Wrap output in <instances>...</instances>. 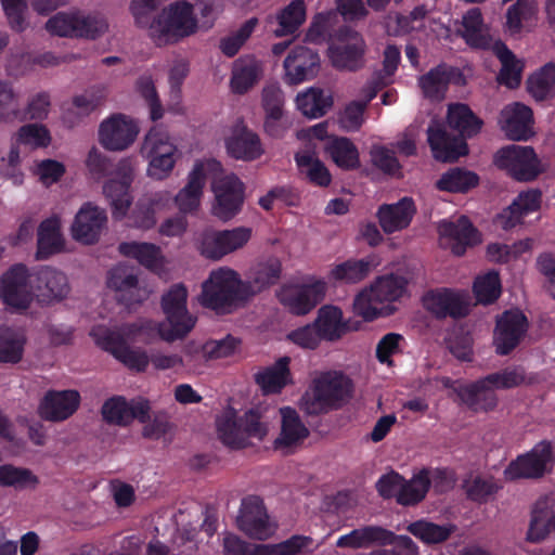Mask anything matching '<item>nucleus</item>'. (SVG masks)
Listing matches in <instances>:
<instances>
[{
  "instance_id": "1",
  "label": "nucleus",
  "mask_w": 555,
  "mask_h": 555,
  "mask_svg": "<svg viewBox=\"0 0 555 555\" xmlns=\"http://www.w3.org/2000/svg\"><path fill=\"white\" fill-rule=\"evenodd\" d=\"M448 127L455 133L448 132L446 125L433 120L427 129V141L436 159L453 162L468 152L465 140L477 134L482 120L462 103L449 105Z\"/></svg>"
},
{
  "instance_id": "2",
  "label": "nucleus",
  "mask_w": 555,
  "mask_h": 555,
  "mask_svg": "<svg viewBox=\"0 0 555 555\" xmlns=\"http://www.w3.org/2000/svg\"><path fill=\"white\" fill-rule=\"evenodd\" d=\"M353 384L341 372L321 373L302 395L299 409L307 415H320L341 408L352 395Z\"/></svg>"
},
{
  "instance_id": "3",
  "label": "nucleus",
  "mask_w": 555,
  "mask_h": 555,
  "mask_svg": "<svg viewBox=\"0 0 555 555\" xmlns=\"http://www.w3.org/2000/svg\"><path fill=\"white\" fill-rule=\"evenodd\" d=\"M525 383L526 373L524 369L506 367L461 387L457 395L469 410L476 413L489 412L498 406L496 389H511Z\"/></svg>"
},
{
  "instance_id": "4",
  "label": "nucleus",
  "mask_w": 555,
  "mask_h": 555,
  "mask_svg": "<svg viewBox=\"0 0 555 555\" xmlns=\"http://www.w3.org/2000/svg\"><path fill=\"white\" fill-rule=\"evenodd\" d=\"M248 298L243 287V281L231 269L212 271L202 285L198 297L199 304L214 310L217 314H228L234 311Z\"/></svg>"
},
{
  "instance_id": "5",
  "label": "nucleus",
  "mask_w": 555,
  "mask_h": 555,
  "mask_svg": "<svg viewBox=\"0 0 555 555\" xmlns=\"http://www.w3.org/2000/svg\"><path fill=\"white\" fill-rule=\"evenodd\" d=\"M406 281L398 275H385L378 278L370 288L363 289L353 301L354 312L366 321L379 315L388 314L386 302L399 299L405 288Z\"/></svg>"
},
{
  "instance_id": "6",
  "label": "nucleus",
  "mask_w": 555,
  "mask_h": 555,
  "mask_svg": "<svg viewBox=\"0 0 555 555\" xmlns=\"http://www.w3.org/2000/svg\"><path fill=\"white\" fill-rule=\"evenodd\" d=\"M188 291L183 284L172 285L162 296V309L166 323H158V335L166 341L186 336L195 325L196 319L186 309Z\"/></svg>"
},
{
  "instance_id": "7",
  "label": "nucleus",
  "mask_w": 555,
  "mask_h": 555,
  "mask_svg": "<svg viewBox=\"0 0 555 555\" xmlns=\"http://www.w3.org/2000/svg\"><path fill=\"white\" fill-rule=\"evenodd\" d=\"M46 28L59 37L95 40L108 31V22L100 13L60 12L47 21Z\"/></svg>"
},
{
  "instance_id": "8",
  "label": "nucleus",
  "mask_w": 555,
  "mask_h": 555,
  "mask_svg": "<svg viewBox=\"0 0 555 555\" xmlns=\"http://www.w3.org/2000/svg\"><path fill=\"white\" fill-rule=\"evenodd\" d=\"M217 431L220 440L232 449H243L249 446V439L262 440L268 434L267 425L260 415L250 410L236 418L233 412H225L217 420Z\"/></svg>"
},
{
  "instance_id": "9",
  "label": "nucleus",
  "mask_w": 555,
  "mask_h": 555,
  "mask_svg": "<svg viewBox=\"0 0 555 555\" xmlns=\"http://www.w3.org/2000/svg\"><path fill=\"white\" fill-rule=\"evenodd\" d=\"M196 30L197 20L193 13V5L185 1H176L157 16L152 27V38L160 44L191 36Z\"/></svg>"
},
{
  "instance_id": "10",
  "label": "nucleus",
  "mask_w": 555,
  "mask_h": 555,
  "mask_svg": "<svg viewBox=\"0 0 555 555\" xmlns=\"http://www.w3.org/2000/svg\"><path fill=\"white\" fill-rule=\"evenodd\" d=\"M176 151L168 132L162 127H153L141 146L142 156L149 160V176L156 180L167 178L176 164Z\"/></svg>"
},
{
  "instance_id": "11",
  "label": "nucleus",
  "mask_w": 555,
  "mask_h": 555,
  "mask_svg": "<svg viewBox=\"0 0 555 555\" xmlns=\"http://www.w3.org/2000/svg\"><path fill=\"white\" fill-rule=\"evenodd\" d=\"M221 171L222 169L211 173V190L215 195L211 214L221 221H229L242 210L244 184L235 175L221 176Z\"/></svg>"
},
{
  "instance_id": "12",
  "label": "nucleus",
  "mask_w": 555,
  "mask_h": 555,
  "mask_svg": "<svg viewBox=\"0 0 555 555\" xmlns=\"http://www.w3.org/2000/svg\"><path fill=\"white\" fill-rule=\"evenodd\" d=\"M494 164L518 181H531L542 171V165L531 146L508 145L499 150Z\"/></svg>"
},
{
  "instance_id": "13",
  "label": "nucleus",
  "mask_w": 555,
  "mask_h": 555,
  "mask_svg": "<svg viewBox=\"0 0 555 555\" xmlns=\"http://www.w3.org/2000/svg\"><path fill=\"white\" fill-rule=\"evenodd\" d=\"M339 44L328 49L332 65L339 70L357 72L364 66L365 41L362 36L349 26L337 31Z\"/></svg>"
},
{
  "instance_id": "14",
  "label": "nucleus",
  "mask_w": 555,
  "mask_h": 555,
  "mask_svg": "<svg viewBox=\"0 0 555 555\" xmlns=\"http://www.w3.org/2000/svg\"><path fill=\"white\" fill-rule=\"evenodd\" d=\"M0 298L15 309L26 310L33 301V286L28 269L23 263H15L0 278Z\"/></svg>"
},
{
  "instance_id": "15",
  "label": "nucleus",
  "mask_w": 555,
  "mask_h": 555,
  "mask_svg": "<svg viewBox=\"0 0 555 555\" xmlns=\"http://www.w3.org/2000/svg\"><path fill=\"white\" fill-rule=\"evenodd\" d=\"M236 525L253 539L267 540L273 535L276 525L270 519L263 501L257 495L242 500Z\"/></svg>"
},
{
  "instance_id": "16",
  "label": "nucleus",
  "mask_w": 555,
  "mask_h": 555,
  "mask_svg": "<svg viewBox=\"0 0 555 555\" xmlns=\"http://www.w3.org/2000/svg\"><path fill=\"white\" fill-rule=\"evenodd\" d=\"M139 127L135 121L124 114H113L99 126V143L107 151L127 150L137 139Z\"/></svg>"
},
{
  "instance_id": "17",
  "label": "nucleus",
  "mask_w": 555,
  "mask_h": 555,
  "mask_svg": "<svg viewBox=\"0 0 555 555\" xmlns=\"http://www.w3.org/2000/svg\"><path fill=\"white\" fill-rule=\"evenodd\" d=\"M250 236L251 230L245 227L224 231H205L201 235L198 249L204 257L218 260L242 248Z\"/></svg>"
},
{
  "instance_id": "18",
  "label": "nucleus",
  "mask_w": 555,
  "mask_h": 555,
  "mask_svg": "<svg viewBox=\"0 0 555 555\" xmlns=\"http://www.w3.org/2000/svg\"><path fill=\"white\" fill-rule=\"evenodd\" d=\"M551 462L552 446L547 441H542L531 451L512 461L504 469V477L507 480L538 479L544 476Z\"/></svg>"
},
{
  "instance_id": "19",
  "label": "nucleus",
  "mask_w": 555,
  "mask_h": 555,
  "mask_svg": "<svg viewBox=\"0 0 555 555\" xmlns=\"http://www.w3.org/2000/svg\"><path fill=\"white\" fill-rule=\"evenodd\" d=\"M221 170V164L216 159L196 163L189 173L188 183L173 197L177 207L182 214L197 210L203 196L206 176Z\"/></svg>"
},
{
  "instance_id": "20",
  "label": "nucleus",
  "mask_w": 555,
  "mask_h": 555,
  "mask_svg": "<svg viewBox=\"0 0 555 555\" xmlns=\"http://www.w3.org/2000/svg\"><path fill=\"white\" fill-rule=\"evenodd\" d=\"M107 286L116 293V299L127 307L141 304L149 291L139 283L137 269L119 263L108 271Z\"/></svg>"
},
{
  "instance_id": "21",
  "label": "nucleus",
  "mask_w": 555,
  "mask_h": 555,
  "mask_svg": "<svg viewBox=\"0 0 555 555\" xmlns=\"http://www.w3.org/2000/svg\"><path fill=\"white\" fill-rule=\"evenodd\" d=\"M422 300L425 309L437 319H461L469 312L467 296L449 288L429 291Z\"/></svg>"
},
{
  "instance_id": "22",
  "label": "nucleus",
  "mask_w": 555,
  "mask_h": 555,
  "mask_svg": "<svg viewBox=\"0 0 555 555\" xmlns=\"http://www.w3.org/2000/svg\"><path fill=\"white\" fill-rule=\"evenodd\" d=\"M106 211L90 202L85 203L77 211L72 223V236L82 244H94L106 229Z\"/></svg>"
},
{
  "instance_id": "23",
  "label": "nucleus",
  "mask_w": 555,
  "mask_h": 555,
  "mask_svg": "<svg viewBox=\"0 0 555 555\" xmlns=\"http://www.w3.org/2000/svg\"><path fill=\"white\" fill-rule=\"evenodd\" d=\"M528 330V320L519 310H508L496 319L494 345L499 354H508L524 338Z\"/></svg>"
},
{
  "instance_id": "24",
  "label": "nucleus",
  "mask_w": 555,
  "mask_h": 555,
  "mask_svg": "<svg viewBox=\"0 0 555 555\" xmlns=\"http://www.w3.org/2000/svg\"><path fill=\"white\" fill-rule=\"evenodd\" d=\"M440 242L456 256L465 254L468 247L480 243L477 229L467 217L462 216L454 221H442L438 227Z\"/></svg>"
},
{
  "instance_id": "25",
  "label": "nucleus",
  "mask_w": 555,
  "mask_h": 555,
  "mask_svg": "<svg viewBox=\"0 0 555 555\" xmlns=\"http://www.w3.org/2000/svg\"><path fill=\"white\" fill-rule=\"evenodd\" d=\"M285 81L298 85L314 78L320 69L319 54L304 46L295 47L284 60Z\"/></svg>"
},
{
  "instance_id": "26",
  "label": "nucleus",
  "mask_w": 555,
  "mask_h": 555,
  "mask_svg": "<svg viewBox=\"0 0 555 555\" xmlns=\"http://www.w3.org/2000/svg\"><path fill=\"white\" fill-rule=\"evenodd\" d=\"M80 395L76 390H50L38 405L39 416L49 422H63L78 409Z\"/></svg>"
},
{
  "instance_id": "27",
  "label": "nucleus",
  "mask_w": 555,
  "mask_h": 555,
  "mask_svg": "<svg viewBox=\"0 0 555 555\" xmlns=\"http://www.w3.org/2000/svg\"><path fill=\"white\" fill-rule=\"evenodd\" d=\"M151 411L150 402L139 398L127 402L124 398H112L102 406V415L108 423L128 425L132 420L146 422Z\"/></svg>"
},
{
  "instance_id": "28",
  "label": "nucleus",
  "mask_w": 555,
  "mask_h": 555,
  "mask_svg": "<svg viewBox=\"0 0 555 555\" xmlns=\"http://www.w3.org/2000/svg\"><path fill=\"white\" fill-rule=\"evenodd\" d=\"M325 288L324 282L304 286H286L280 292L279 298L291 312L302 315L323 299Z\"/></svg>"
},
{
  "instance_id": "29",
  "label": "nucleus",
  "mask_w": 555,
  "mask_h": 555,
  "mask_svg": "<svg viewBox=\"0 0 555 555\" xmlns=\"http://www.w3.org/2000/svg\"><path fill=\"white\" fill-rule=\"evenodd\" d=\"M501 122L502 129L511 140L526 141L533 134V113L525 104L513 103L505 106L501 112Z\"/></svg>"
},
{
  "instance_id": "30",
  "label": "nucleus",
  "mask_w": 555,
  "mask_h": 555,
  "mask_svg": "<svg viewBox=\"0 0 555 555\" xmlns=\"http://www.w3.org/2000/svg\"><path fill=\"white\" fill-rule=\"evenodd\" d=\"M416 212L415 205L410 197H403L395 204H383L378 207L376 217L386 234H392L408 228Z\"/></svg>"
},
{
  "instance_id": "31",
  "label": "nucleus",
  "mask_w": 555,
  "mask_h": 555,
  "mask_svg": "<svg viewBox=\"0 0 555 555\" xmlns=\"http://www.w3.org/2000/svg\"><path fill=\"white\" fill-rule=\"evenodd\" d=\"M172 196L169 191H158L140 198L130 215L131 225L141 230L156 224V212L165 209Z\"/></svg>"
},
{
  "instance_id": "32",
  "label": "nucleus",
  "mask_w": 555,
  "mask_h": 555,
  "mask_svg": "<svg viewBox=\"0 0 555 555\" xmlns=\"http://www.w3.org/2000/svg\"><path fill=\"white\" fill-rule=\"evenodd\" d=\"M103 338L104 340L98 344L102 349L112 353L129 369L138 372L145 371L150 358L144 351L131 349L117 333H107Z\"/></svg>"
},
{
  "instance_id": "33",
  "label": "nucleus",
  "mask_w": 555,
  "mask_h": 555,
  "mask_svg": "<svg viewBox=\"0 0 555 555\" xmlns=\"http://www.w3.org/2000/svg\"><path fill=\"white\" fill-rule=\"evenodd\" d=\"M393 541V533L379 526H364L341 535L336 541L340 548H366L372 545H388Z\"/></svg>"
},
{
  "instance_id": "34",
  "label": "nucleus",
  "mask_w": 555,
  "mask_h": 555,
  "mask_svg": "<svg viewBox=\"0 0 555 555\" xmlns=\"http://www.w3.org/2000/svg\"><path fill=\"white\" fill-rule=\"evenodd\" d=\"M228 153L243 160H254L263 154L258 134L244 125H237L232 135L227 140Z\"/></svg>"
},
{
  "instance_id": "35",
  "label": "nucleus",
  "mask_w": 555,
  "mask_h": 555,
  "mask_svg": "<svg viewBox=\"0 0 555 555\" xmlns=\"http://www.w3.org/2000/svg\"><path fill=\"white\" fill-rule=\"evenodd\" d=\"M541 193L537 190L520 193L499 216L498 222L504 230L521 224L524 218L539 209Z\"/></svg>"
},
{
  "instance_id": "36",
  "label": "nucleus",
  "mask_w": 555,
  "mask_h": 555,
  "mask_svg": "<svg viewBox=\"0 0 555 555\" xmlns=\"http://www.w3.org/2000/svg\"><path fill=\"white\" fill-rule=\"evenodd\" d=\"M281 433L274 440L276 450H288L300 444L309 435L308 428L302 424L296 410L292 408H282Z\"/></svg>"
},
{
  "instance_id": "37",
  "label": "nucleus",
  "mask_w": 555,
  "mask_h": 555,
  "mask_svg": "<svg viewBox=\"0 0 555 555\" xmlns=\"http://www.w3.org/2000/svg\"><path fill=\"white\" fill-rule=\"evenodd\" d=\"M555 532V500L543 498L537 501L532 511L528 539L538 542Z\"/></svg>"
},
{
  "instance_id": "38",
  "label": "nucleus",
  "mask_w": 555,
  "mask_h": 555,
  "mask_svg": "<svg viewBox=\"0 0 555 555\" xmlns=\"http://www.w3.org/2000/svg\"><path fill=\"white\" fill-rule=\"evenodd\" d=\"M262 63L254 56L246 55L234 62L231 88L234 93L244 94L262 77Z\"/></svg>"
},
{
  "instance_id": "39",
  "label": "nucleus",
  "mask_w": 555,
  "mask_h": 555,
  "mask_svg": "<svg viewBox=\"0 0 555 555\" xmlns=\"http://www.w3.org/2000/svg\"><path fill=\"white\" fill-rule=\"evenodd\" d=\"M282 264L279 259L270 258L258 263L247 281H243V287L247 298L255 296L267 287L275 284L281 275Z\"/></svg>"
},
{
  "instance_id": "40",
  "label": "nucleus",
  "mask_w": 555,
  "mask_h": 555,
  "mask_svg": "<svg viewBox=\"0 0 555 555\" xmlns=\"http://www.w3.org/2000/svg\"><path fill=\"white\" fill-rule=\"evenodd\" d=\"M456 69L446 64H440L423 75L418 85L425 98L433 101H440L444 98L448 86Z\"/></svg>"
},
{
  "instance_id": "41",
  "label": "nucleus",
  "mask_w": 555,
  "mask_h": 555,
  "mask_svg": "<svg viewBox=\"0 0 555 555\" xmlns=\"http://www.w3.org/2000/svg\"><path fill=\"white\" fill-rule=\"evenodd\" d=\"M104 94L101 90H86L83 93L75 95L72 105L65 108L63 120L69 127H74L80 122L82 118L90 115L102 105Z\"/></svg>"
},
{
  "instance_id": "42",
  "label": "nucleus",
  "mask_w": 555,
  "mask_h": 555,
  "mask_svg": "<svg viewBox=\"0 0 555 555\" xmlns=\"http://www.w3.org/2000/svg\"><path fill=\"white\" fill-rule=\"evenodd\" d=\"M159 324L153 322L151 320H141L131 324H125L118 328L109 330L105 327H99L92 331V336L95 339L96 344H100V340H104V336L107 333H117L120 335L121 339L128 344L129 340H142L147 341L151 339L155 333L158 334Z\"/></svg>"
},
{
  "instance_id": "43",
  "label": "nucleus",
  "mask_w": 555,
  "mask_h": 555,
  "mask_svg": "<svg viewBox=\"0 0 555 555\" xmlns=\"http://www.w3.org/2000/svg\"><path fill=\"white\" fill-rule=\"evenodd\" d=\"M60 219L56 217L43 220L38 228L36 258L48 259L62 250L63 238L60 232Z\"/></svg>"
},
{
  "instance_id": "44",
  "label": "nucleus",
  "mask_w": 555,
  "mask_h": 555,
  "mask_svg": "<svg viewBox=\"0 0 555 555\" xmlns=\"http://www.w3.org/2000/svg\"><path fill=\"white\" fill-rule=\"evenodd\" d=\"M289 358H280L272 366L255 375L256 383L266 393H278L291 383Z\"/></svg>"
},
{
  "instance_id": "45",
  "label": "nucleus",
  "mask_w": 555,
  "mask_h": 555,
  "mask_svg": "<svg viewBox=\"0 0 555 555\" xmlns=\"http://www.w3.org/2000/svg\"><path fill=\"white\" fill-rule=\"evenodd\" d=\"M27 338L20 328H0V363L17 364L24 357Z\"/></svg>"
},
{
  "instance_id": "46",
  "label": "nucleus",
  "mask_w": 555,
  "mask_h": 555,
  "mask_svg": "<svg viewBox=\"0 0 555 555\" xmlns=\"http://www.w3.org/2000/svg\"><path fill=\"white\" fill-rule=\"evenodd\" d=\"M313 324L321 338L330 341L339 339L347 331L341 310L333 306L321 308Z\"/></svg>"
},
{
  "instance_id": "47",
  "label": "nucleus",
  "mask_w": 555,
  "mask_h": 555,
  "mask_svg": "<svg viewBox=\"0 0 555 555\" xmlns=\"http://www.w3.org/2000/svg\"><path fill=\"white\" fill-rule=\"evenodd\" d=\"M37 289L48 299H62L69 291L66 275L50 267H43L37 272Z\"/></svg>"
},
{
  "instance_id": "48",
  "label": "nucleus",
  "mask_w": 555,
  "mask_h": 555,
  "mask_svg": "<svg viewBox=\"0 0 555 555\" xmlns=\"http://www.w3.org/2000/svg\"><path fill=\"white\" fill-rule=\"evenodd\" d=\"M494 52L502 67L498 75V81L509 89L517 88L521 81L522 65L515 54L502 42L494 46Z\"/></svg>"
},
{
  "instance_id": "49",
  "label": "nucleus",
  "mask_w": 555,
  "mask_h": 555,
  "mask_svg": "<svg viewBox=\"0 0 555 555\" xmlns=\"http://www.w3.org/2000/svg\"><path fill=\"white\" fill-rule=\"evenodd\" d=\"M462 37L473 48L486 49L490 46V37L485 28L479 9L474 8L463 16Z\"/></svg>"
},
{
  "instance_id": "50",
  "label": "nucleus",
  "mask_w": 555,
  "mask_h": 555,
  "mask_svg": "<svg viewBox=\"0 0 555 555\" xmlns=\"http://www.w3.org/2000/svg\"><path fill=\"white\" fill-rule=\"evenodd\" d=\"M298 109L307 117L319 118L326 114L333 105V99L325 94L323 90L310 88L296 98Z\"/></svg>"
},
{
  "instance_id": "51",
  "label": "nucleus",
  "mask_w": 555,
  "mask_h": 555,
  "mask_svg": "<svg viewBox=\"0 0 555 555\" xmlns=\"http://www.w3.org/2000/svg\"><path fill=\"white\" fill-rule=\"evenodd\" d=\"M431 474V470L424 468L410 480L403 478L402 489L398 495V503L408 506L415 505L423 501L430 487Z\"/></svg>"
},
{
  "instance_id": "52",
  "label": "nucleus",
  "mask_w": 555,
  "mask_h": 555,
  "mask_svg": "<svg viewBox=\"0 0 555 555\" xmlns=\"http://www.w3.org/2000/svg\"><path fill=\"white\" fill-rule=\"evenodd\" d=\"M373 262L369 258L349 259L333 267L330 276L346 284H356L364 280L372 271Z\"/></svg>"
},
{
  "instance_id": "53",
  "label": "nucleus",
  "mask_w": 555,
  "mask_h": 555,
  "mask_svg": "<svg viewBox=\"0 0 555 555\" xmlns=\"http://www.w3.org/2000/svg\"><path fill=\"white\" fill-rule=\"evenodd\" d=\"M333 162L341 169L352 170L360 167L359 151L348 138H335L326 146Z\"/></svg>"
},
{
  "instance_id": "54",
  "label": "nucleus",
  "mask_w": 555,
  "mask_h": 555,
  "mask_svg": "<svg viewBox=\"0 0 555 555\" xmlns=\"http://www.w3.org/2000/svg\"><path fill=\"white\" fill-rule=\"evenodd\" d=\"M455 530L452 524L439 525L427 520H417L408 526L410 533L428 545L447 541Z\"/></svg>"
},
{
  "instance_id": "55",
  "label": "nucleus",
  "mask_w": 555,
  "mask_h": 555,
  "mask_svg": "<svg viewBox=\"0 0 555 555\" xmlns=\"http://www.w3.org/2000/svg\"><path fill=\"white\" fill-rule=\"evenodd\" d=\"M479 182L478 176L463 168H451L436 182L437 189L452 193H465Z\"/></svg>"
},
{
  "instance_id": "56",
  "label": "nucleus",
  "mask_w": 555,
  "mask_h": 555,
  "mask_svg": "<svg viewBox=\"0 0 555 555\" xmlns=\"http://www.w3.org/2000/svg\"><path fill=\"white\" fill-rule=\"evenodd\" d=\"M530 95L538 102L555 96V64H546L527 81Z\"/></svg>"
},
{
  "instance_id": "57",
  "label": "nucleus",
  "mask_w": 555,
  "mask_h": 555,
  "mask_svg": "<svg viewBox=\"0 0 555 555\" xmlns=\"http://www.w3.org/2000/svg\"><path fill=\"white\" fill-rule=\"evenodd\" d=\"M27 116L20 107V96L13 86L0 80V122L13 124L25 121Z\"/></svg>"
},
{
  "instance_id": "58",
  "label": "nucleus",
  "mask_w": 555,
  "mask_h": 555,
  "mask_svg": "<svg viewBox=\"0 0 555 555\" xmlns=\"http://www.w3.org/2000/svg\"><path fill=\"white\" fill-rule=\"evenodd\" d=\"M129 188L130 184L117 179H111L103 185V194L109 201L115 219H121L127 215L132 202Z\"/></svg>"
},
{
  "instance_id": "59",
  "label": "nucleus",
  "mask_w": 555,
  "mask_h": 555,
  "mask_svg": "<svg viewBox=\"0 0 555 555\" xmlns=\"http://www.w3.org/2000/svg\"><path fill=\"white\" fill-rule=\"evenodd\" d=\"M306 21V7L302 0H294L278 15L279 27L274 29L276 37L294 34Z\"/></svg>"
},
{
  "instance_id": "60",
  "label": "nucleus",
  "mask_w": 555,
  "mask_h": 555,
  "mask_svg": "<svg viewBox=\"0 0 555 555\" xmlns=\"http://www.w3.org/2000/svg\"><path fill=\"white\" fill-rule=\"evenodd\" d=\"M51 142V135L46 126L41 124H27L22 126L13 137V144L24 145L31 150L47 147Z\"/></svg>"
},
{
  "instance_id": "61",
  "label": "nucleus",
  "mask_w": 555,
  "mask_h": 555,
  "mask_svg": "<svg viewBox=\"0 0 555 555\" xmlns=\"http://www.w3.org/2000/svg\"><path fill=\"white\" fill-rule=\"evenodd\" d=\"M118 250L126 257L137 259L145 267H153L160 256V248L152 243L125 242L119 244Z\"/></svg>"
},
{
  "instance_id": "62",
  "label": "nucleus",
  "mask_w": 555,
  "mask_h": 555,
  "mask_svg": "<svg viewBox=\"0 0 555 555\" xmlns=\"http://www.w3.org/2000/svg\"><path fill=\"white\" fill-rule=\"evenodd\" d=\"M39 479L33 472L24 467H15L11 464L0 466V485L17 489L35 488Z\"/></svg>"
},
{
  "instance_id": "63",
  "label": "nucleus",
  "mask_w": 555,
  "mask_h": 555,
  "mask_svg": "<svg viewBox=\"0 0 555 555\" xmlns=\"http://www.w3.org/2000/svg\"><path fill=\"white\" fill-rule=\"evenodd\" d=\"M537 13L535 0H517L506 12V26L511 34H518L522 23L530 21Z\"/></svg>"
},
{
  "instance_id": "64",
  "label": "nucleus",
  "mask_w": 555,
  "mask_h": 555,
  "mask_svg": "<svg viewBox=\"0 0 555 555\" xmlns=\"http://www.w3.org/2000/svg\"><path fill=\"white\" fill-rule=\"evenodd\" d=\"M241 340L232 335H227L221 339H211L202 346L203 357L206 360H217L233 356L236 353Z\"/></svg>"
}]
</instances>
